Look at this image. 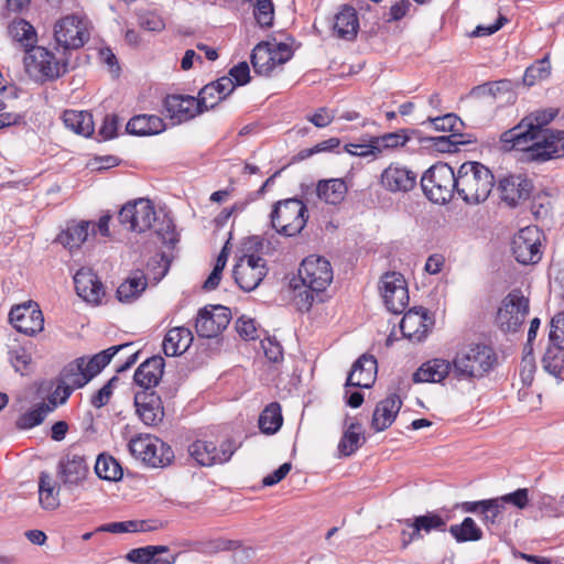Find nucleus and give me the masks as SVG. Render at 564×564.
<instances>
[{"mask_svg": "<svg viewBox=\"0 0 564 564\" xmlns=\"http://www.w3.org/2000/svg\"><path fill=\"white\" fill-rule=\"evenodd\" d=\"M558 115L557 108L532 111L517 126L505 131L500 140L510 149L524 151L532 161L544 162L564 156V131L544 129Z\"/></svg>", "mask_w": 564, "mask_h": 564, "instance_id": "f257e3e1", "label": "nucleus"}, {"mask_svg": "<svg viewBox=\"0 0 564 564\" xmlns=\"http://www.w3.org/2000/svg\"><path fill=\"white\" fill-rule=\"evenodd\" d=\"M453 376L462 381L484 378L497 362V355L486 344L470 343L456 351L453 360Z\"/></svg>", "mask_w": 564, "mask_h": 564, "instance_id": "f03ea898", "label": "nucleus"}, {"mask_svg": "<svg viewBox=\"0 0 564 564\" xmlns=\"http://www.w3.org/2000/svg\"><path fill=\"white\" fill-rule=\"evenodd\" d=\"M495 185L492 172L476 161L464 162L456 173V193L469 205L484 203Z\"/></svg>", "mask_w": 564, "mask_h": 564, "instance_id": "7ed1b4c3", "label": "nucleus"}, {"mask_svg": "<svg viewBox=\"0 0 564 564\" xmlns=\"http://www.w3.org/2000/svg\"><path fill=\"white\" fill-rule=\"evenodd\" d=\"M24 70L36 83L53 82L67 73V61L57 59L44 46L35 45L24 52Z\"/></svg>", "mask_w": 564, "mask_h": 564, "instance_id": "20e7f679", "label": "nucleus"}, {"mask_svg": "<svg viewBox=\"0 0 564 564\" xmlns=\"http://www.w3.org/2000/svg\"><path fill=\"white\" fill-rule=\"evenodd\" d=\"M271 225L276 232L285 237L299 235L308 219L306 205L297 198L280 200L273 205Z\"/></svg>", "mask_w": 564, "mask_h": 564, "instance_id": "39448f33", "label": "nucleus"}, {"mask_svg": "<svg viewBox=\"0 0 564 564\" xmlns=\"http://www.w3.org/2000/svg\"><path fill=\"white\" fill-rule=\"evenodd\" d=\"M421 187L431 202L445 204L456 193V173L447 163H436L422 175Z\"/></svg>", "mask_w": 564, "mask_h": 564, "instance_id": "423d86ee", "label": "nucleus"}, {"mask_svg": "<svg viewBox=\"0 0 564 564\" xmlns=\"http://www.w3.org/2000/svg\"><path fill=\"white\" fill-rule=\"evenodd\" d=\"M530 301L520 289H514L501 302L497 323L501 330L516 333L529 314Z\"/></svg>", "mask_w": 564, "mask_h": 564, "instance_id": "0eeeda50", "label": "nucleus"}, {"mask_svg": "<svg viewBox=\"0 0 564 564\" xmlns=\"http://www.w3.org/2000/svg\"><path fill=\"white\" fill-rule=\"evenodd\" d=\"M129 451L135 458L152 467L166 466L174 458V453L167 444L149 435L131 438Z\"/></svg>", "mask_w": 564, "mask_h": 564, "instance_id": "6e6552de", "label": "nucleus"}, {"mask_svg": "<svg viewBox=\"0 0 564 564\" xmlns=\"http://www.w3.org/2000/svg\"><path fill=\"white\" fill-rule=\"evenodd\" d=\"M121 225L128 226L134 232H145L153 227L158 215L152 202L148 198H138L124 204L118 213Z\"/></svg>", "mask_w": 564, "mask_h": 564, "instance_id": "1a4fd4ad", "label": "nucleus"}, {"mask_svg": "<svg viewBox=\"0 0 564 564\" xmlns=\"http://www.w3.org/2000/svg\"><path fill=\"white\" fill-rule=\"evenodd\" d=\"M333 276L329 261L317 256L305 258L297 272V280L302 283V286L317 293H322L327 289L333 281Z\"/></svg>", "mask_w": 564, "mask_h": 564, "instance_id": "9d476101", "label": "nucleus"}, {"mask_svg": "<svg viewBox=\"0 0 564 564\" xmlns=\"http://www.w3.org/2000/svg\"><path fill=\"white\" fill-rule=\"evenodd\" d=\"M542 232L536 226H527L513 237L511 250L514 259L521 264H535L542 258Z\"/></svg>", "mask_w": 564, "mask_h": 564, "instance_id": "9b49d317", "label": "nucleus"}, {"mask_svg": "<svg viewBox=\"0 0 564 564\" xmlns=\"http://www.w3.org/2000/svg\"><path fill=\"white\" fill-rule=\"evenodd\" d=\"M379 291L389 312L393 314L403 313L409 304V291L401 273H384L379 282Z\"/></svg>", "mask_w": 564, "mask_h": 564, "instance_id": "f8f14e48", "label": "nucleus"}, {"mask_svg": "<svg viewBox=\"0 0 564 564\" xmlns=\"http://www.w3.org/2000/svg\"><path fill=\"white\" fill-rule=\"evenodd\" d=\"M267 273L265 259L257 254H243L232 270L236 283L245 292L257 289Z\"/></svg>", "mask_w": 564, "mask_h": 564, "instance_id": "ddd939ff", "label": "nucleus"}, {"mask_svg": "<svg viewBox=\"0 0 564 564\" xmlns=\"http://www.w3.org/2000/svg\"><path fill=\"white\" fill-rule=\"evenodd\" d=\"M9 322L13 328L26 336H35L44 329V316L40 305L31 300L12 306Z\"/></svg>", "mask_w": 564, "mask_h": 564, "instance_id": "4468645a", "label": "nucleus"}, {"mask_svg": "<svg viewBox=\"0 0 564 564\" xmlns=\"http://www.w3.org/2000/svg\"><path fill=\"white\" fill-rule=\"evenodd\" d=\"M54 39L57 46L67 50H78L89 40V32L84 22L76 15H67L54 25Z\"/></svg>", "mask_w": 564, "mask_h": 564, "instance_id": "2eb2a0df", "label": "nucleus"}, {"mask_svg": "<svg viewBox=\"0 0 564 564\" xmlns=\"http://www.w3.org/2000/svg\"><path fill=\"white\" fill-rule=\"evenodd\" d=\"M88 474L86 457L74 449L66 452L57 464V477L67 489L82 486Z\"/></svg>", "mask_w": 564, "mask_h": 564, "instance_id": "dca6fc26", "label": "nucleus"}, {"mask_svg": "<svg viewBox=\"0 0 564 564\" xmlns=\"http://www.w3.org/2000/svg\"><path fill=\"white\" fill-rule=\"evenodd\" d=\"M231 313L221 305L205 306L197 313L195 330L199 337L214 338L223 333L229 325Z\"/></svg>", "mask_w": 564, "mask_h": 564, "instance_id": "f3484780", "label": "nucleus"}, {"mask_svg": "<svg viewBox=\"0 0 564 564\" xmlns=\"http://www.w3.org/2000/svg\"><path fill=\"white\" fill-rule=\"evenodd\" d=\"M237 446L234 441H224L219 448L208 441L197 440L188 446V454L202 466H213L228 462Z\"/></svg>", "mask_w": 564, "mask_h": 564, "instance_id": "a211bd4d", "label": "nucleus"}, {"mask_svg": "<svg viewBox=\"0 0 564 564\" xmlns=\"http://www.w3.org/2000/svg\"><path fill=\"white\" fill-rule=\"evenodd\" d=\"M434 325V319L424 307L410 308L402 317L400 329L403 337L412 341L423 340Z\"/></svg>", "mask_w": 564, "mask_h": 564, "instance_id": "6ab92c4d", "label": "nucleus"}, {"mask_svg": "<svg viewBox=\"0 0 564 564\" xmlns=\"http://www.w3.org/2000/svg\"><path fill=\"white\" fill-rule=\"evenodd\" d=\"M417 175L400 163H391L380 175V184L391 193H406L416 185Z\"/></svg>", "mask_w": 564, "mask_h": 564, "instance_id": "aec40b11", "label": "nucleus"}, {"mask_svg": "<svg viewBox=\"0 0 564 564\" xmlns=\"http://www.w3.org/2000/svg\"><path fill=\"white\" fill-rule=\"evenodd\" d=\"M531 181L522 175H508L498 183L500 199L510 207H516L527 200L532 192Z\"/></svg>", "mask_w": 564, "mask_h": 564, "instance_id": "412c9836", "label": "nucleus"}, {"mask_svg": "<svg viewBox=\"0 0 564 564\" xmlns=\"http://www.w3.org/2000/svg\"><path fill=\"white\" fill-rule=\"evenodd\" d=\"M164 113L173 123L186 122L202 113L193 96L170 95L163 101Z\"/></svg>", "mask_w": 564, "mask_h": 564, "instance_id": "4be33fe9", "label": "nucleus"}, {"mask_svg": "<svg viewBox=\"0 0 564 564\" xmlns=\"http://www.w3.org/2000/svg\"><path fill=\"white\" fill-rule=\"evenodd\" d=\"M134 405L141 421L153 426L162 422L164 409L160 395L155 391L141 390L134 394Z\"/></svg>", "mask_w": 564, "mask_h": 564, "instance_id": "5701e85b", "label": "nucleus"}, {"mask_svg": "<svg viewBox=\"0 0 564 564\" xmlns=\"http://www.w3.org/2000/svg\"><path fill=\"white\" fill-rule=\"evenodd\" d=\"M74 284L77 295L88 303L99 304L105 296V288L91 269H79L74 275Z\"/></svg>", "mask_w": 564, "mask_h": 564, "instance_id": "b1692460", "label": "nucleus"}, {"mask_svg": "<svg viewBox=\"0 0 564 564\" xmlns=\"http://www.w3.org/2000/svg\"><path fill=\"white\" fill-rule=\"evenodd\" d=\"M377 375V360L372 356L362 355L352 365L346 380V387L370 388Z\"/></svg>", "mask_w": 564, "mask_h": 564, "instance_id": "393cba45", "label": "nucleus"}, {"mask_svg": "<svg viewBox=\"0 0 564 564\" xmlns=\"http://www.w3.org/2000/svg\"><path fill=\"white\" fill-rule=\"evenodd\" d=\"M165 361L161 356L144 360L135 370L133 380L142 389L153 391L163 376Z\"/></svg>", "mask_w": 564, "mask_h": 564, "instance_id": "a878e982", "label": "nucleus"}, {"mask_svg": "<svg viewBox=\"0 0 564 564\" xmlns=\"http://www.w3.org/2000/svg\"><path fill=\"white\" fill-rule=\"evenodd\" d=\"M401 406V398L397 393H390L376 405L372 414L371 427L376 432L387 430L394 422Z\"/></svg>", "mask_w": 564, "mask_h": 564, "instance_id": "bb28decb", "label": "nucleus"}, {"mask_svg": "<svg viewBox=\"0 0 564 564\" xmlns=\"http://www.w3.org/2000/svg\"><path fill=\"white\" fill-rule=\"evenodd\" d=\"M453 371V362L443 358H433L422 364L413 373L415 383H440Z\"/></svg>", "mask_w": 564, "mask_h": 564, "instance_id": "cd10ccee", "label": "nucleus"}, {"mask_svg": "<svg viewBox=\"0 0 564 564\" xmlns=\"http://www.w3.org/2000/svg\"><path fill=\"white\" fill-rule=\"evenodd\" d=\"M59 380L65 384L64 395L61 397L59 403H65L75 389L82 388L90 381L84 369V358H78L67 365L62 370Z\"/></svg>", "mask_w": 564, "mask_h": 564, "instance_id": "c85d7f7f", "label": "nucleus"}, {"mask_svg": "<svg viewBox=\"0 0 564 564\" xmlns=\"http://www.w3.org/2000/svg\"><path fill=\"white\" fill-rule=\"evenodd\" d=\"M193 339L194 336L189 328L184 326L173 327L163 339V351L167 357L180 356L191 347Z\"/></svg>", "mask_w": 564, "mask_h": 564, "instance_id": "c756f323", "label": "nucleus"}, {"mask_svg": "<svg viewBox=\"0 0 564 564\" xmlns=\"http://www.w3.org/2000/svg\"><path fill=\"white\" fill-rule=\"evenodd\" d=\"M333 29L337 37L347 41L354 40L359 30V20L355 8L344 6L335 15Z\"/></svg>", "mask_w": 564, "mask_h": 564, "instance_id": "7c9ffc66", "label": "nucleus"}, {"mask_svg": "<svg viewBox=\"0 0 564 564\" xmlns=\"http://www.w3.org/2000/svg\"><path fill=\"white\" fill-rule=\"evenodd\" d=\"M402 522L406 528L412 529V535L421 536V539H423L422 532L429 534L432 531H446V520L435 512H427Z\"/></svg>", "mask_w": 564, "mask_h": 564, "instance_id": "2f4dec72", "label": "nucleus"}, {"mask_svg": "<svg viewBox=\"0 0 564 564\" xmlns=\"http://www.w3.org/2000/svg\"><path fill=\"white\" fill-rule=\"evenodd\" d=\"M126 129L133 135H152L164 131L165 123L156 115H137L128 121Z\"/></svg>", "mask_w": 564, "mask_h": 564, "instance_id": "473e14b6", "label": "nucleus"}, {"mask_svg": "<svg viewBox=\"0 0 564 564\" xmlns=\"http://www.w3.org/2000/svg\"><path fill=\"white\" fill-rule=\"evenodd\" d=\"M59 489L51 474L42 471L39 476V501L43 509L55 510L59 507Z\"/></svg>", "mask_w": 564, "mask_h": 564, "instance_id": "72a5a7b5", "label": "nucleus"}, {"mask_svg": "<svg viewBox=\"0 0 564 564\" xmlns=\"http://www.w3.org/2000/svg\"><path fill=\"white\" fill-rule=\"evenodd\" d=\"M148 279L142 271L132 272L117 289V297L122 303H131L147 289Z\"/></svg>", "mask_w": 564, "mask_h": 564, "instance_id": "f704fd0d", "label": "nucleus"}, {"mask_svg": "<svg viewBox=\"0 0 564 564\" xmlns=\"http://www.w3.org/2000/svg\"><path fill=\"white\" fill-rule=\"evenodd\" d=\"M8 33L24 52L36 45L37 34L34 26L24 19L13 20L8 26Z\"/></svg>", "mask_w": 564, "mask_h": 564, "instance_id": "c9c22d12", "label": "nucleus"}, {"mask_svg": "<svg viewBox=\"0 0 564 564\" xmlns=\"http://www.w3.org/2000/svg\"><path fill=\"white\" fill-rule=\"evenodd\" d=\"M316 193L326 204L336 205L344 200L347 185L341 178L322 180L317 184Z\"/></svg>", "mask_w": 564, "mask_h": 564, "instance_id": "e433bc0d", "label": "nucleus"}, {"mask_svg": "<svg viewBox=\"0 0 564 564\" xmlns=\"http://www.w3.org/2000/svg\"><path fill=\"white\" fill-rule=\"evenodd\" d=\"M90 221L82 220L69 225L57 236V241L69 250L79 248L89 236Z\"/></svg>", "mask_w": 564, "mask_h": 564, "instance_id": "4c0bfd02", "label": "nucleus"}, {"mask_svg": "<svg viewBox=\"0 0 564 564\" xmlns=\"http://www.w3.org/2000/svg\"><path fill=\"white\" fill-rule=\"evenodd\" d=\"M57 406V402L51 400V405L45 402H40L31 410L21 414L15 421V426L18 430H30L34 426L40 425L46 415L54 411Z\"/></svg>", "mask_w": 564, "mask_h": 564, "instance_id": "58836bf2", "label": "nucleus"}, {"mask_svg": "<svg viewBox=\"0 0 564 564\" xmlns=\"http://www.w3.org/2000/svg\"><path fill=\"white\" fill-rule=\"evenodd\" d=\"M155 521L129 520L122 522H110L102 524L95 532L126 533V532H149L160 529Z\"/></svg>", "mask_w": 564, "mask_h": 564, "instance_id": "ea45409f", "label": "nucleus"}, {"mask_svg": "<svg viewBox=\"0 0 564 564\" xmlns=\"http://www.w3.org/2000/svg\"><path fill=\"white\" fill-rule=\"evenodd\" d=\"M63 121L66 128L77 134L89 137L94 132L93 116L87 111L65 110Z\"/></svg>", "mask_w": 564, "mask_h": 564, "instance_id": "a19ab883", "label": "nucleus"}, {"mask_svg": "<svg viewBox=\"0 0 564 564\" xmlns=\"http://www.w3.org/2000/svg\"><path fill=\"white\" fill-rule=\"evenodd\" d=\"M270 53V42L258 43L251 53V64L254 72L261 76H270L276 67Z\"/></svg>", "mask_w": 564, "mask_h": 564, "instance_id": "79ce46f5", "label": "nucleus"}, {"mask_svg": "<svg viewBox=\"0 0 564 564\" xmlns=\"http://www.w3.org/2000/svg\"><path fill=\"white\" fill-rule=\"evenodd\" d=\"M131 343L112 346L108 349H105L95 356H93L88 361L84 359V369L87 373V376L90 378V380L98 375L115 357V355L126 348L131 347Z\"/></svg>", "mask_w": 564, "mask_h": 564, "instance_id": "37998d69", "label": "nucleus"}, {"mask_svg": "<svg viewBox=\"0 0 564 564\" xmlns=\"http://www.w3.org/2000/svg\"><path fill=\"white\" fill-rule=\"evenodd\" d=\"M364 442L362 425L358 422H354L344 431L338 443V451L340 455L348 457L352 455Z\"/></svg>", "mask_w": 564, "mask_h": 564, "instance_id": "c03bdc74", "label": "nucleus"}, {"mask_svg": "<svg viewBox=\"0 0 564 564\" xmlns=\"http://www.w3.org/2000/svg\"><path fill=\"white\" fill-rule=\"evenodd\" d=\"M448 532L458 543L477 542L484 536L482 530L470 517L465 518L459 524H452Z\"/></svg>", "mask_w": 564, "mask_h": 564, "instance_id": "a18cd8bd", "label": "nucleus"}, {"mask_svg": "<svg viewBox=\"0 0 564 564\" xmlns=\"http://www.w3.org/2000/svg\"><path fill=\"white\" fill-rule=\"evenodd\" d=\"M283 423L281 406L278 402L268 404L259 416V429L262 433L271 435L276 433Z\"/></svg>", "mask_w": 564, "mask_h": 564, "instance_id": "49530a36", "label": "nucleus"}, {"mask_svg": "<svg viewBox=\"0 0 564 564\" xmlns=\"http://www.w3.org/2000/svg\"><path fill=\"white\" fill-rule=\"evenodd\" d=\"M96 475L105 480L117 481L122 477L120 464L110 455L100 454L95 464Z\"/></svg>", "mask_w": 564, "mask_h": 564, "instance_id": "de8ad7c7", "label": "nucleus"}, {"mask_svg": "<svg viewBox=\"0 0 564 564\" xmlns=\"http://www.w3.org/2000/svg\"><path fill=\"white\" fill-rule=\"evenodd\" d=\"M409 140L410 135L406 129L372 137V143L379 148V155H381L384 151L404 147Z\"/></svg>", "mask_w": 564, "mask_h": 564, "instance_id": "09e8293b", "label": "nucleus"}, {"mask_svg": "<svg viewBox=\"0 0 564 564\" xmlns=\"http://www.w3.org/2000/svg\"><path fill=\"white\" fill-rule=\"evenodd\" d=\"M543 368L555 378H560L564 370V348L550 343L542 359Z\"/></svg>", "mask_w": 564, "mask_h": 564, "instance_id": "8fccbe9b", "label": "nucleus"}, {"mask_svg": "<svg viewBox=\"0 0 564 564\" xmlns=\"http://www.w3.org/2000/svg\"><path fill=\"white\" fill-rule=\"evenodd\" d=\"M503 510L505 507L498 497L485 499L480 519L487 530H491L500 524Z\"/></svg>", "mask_w": 564, "mask_h": 564, "instance_id": "3c124183", "label": "nucleus"}, {"mask_svg": "<svg viewBox=\"0 0 564 564\" xmlns=\"http://www.w3.org/2000/svg\"><path fill=\"white\" fill-rule=\"evenodd\" d=\"M434 147L440 152H457L459 145L469 144L471 140L468 134L452 133L449 135H442L432 139Z\"/></svg>", "mask_w": 564, "mask_h": 564, "instance_id": "603ef678", "label": "nucleus"}, {"mask_svg": "<svg viewBox=\"0 0 564 564\" xmlns=\"http://www.w3.org/2000/svg\"><path fill=\"white\" fill-rule=\"evenodd\" d=\"M253 17L261 28H270L274 20V8L271 0H259L252 3Z\"/></svg>", "mask_w": 564, "mask_h": 564, "instance_id": "864d4df0", "label": "nucleus"}, {"mask_svg": "<svg viewBox=\"0 0 564 564\" xmlns=\"http://www.w3.org/2000/svg\"><path fill=\"white\" fill-rule=\"evenodd\" d=\"M297 281V279H293L291 282V286L294 291H297L294 296V303L299 311L308 312L314 303L315 295H318L319 293L307 288H300Z\"/></svg>", "mask_w": 564, "mask_h": 564, "instance_id": "5fc2aeb1", "label": "nucleus"}, {"mask_svg": "<svg viewBox=\"0 0 564 564\" xmlns=\"http://www.w3.org/2000/svg\"><path fill=\"white\" fill-rule=\"evenodd\" d=\"M155 226L156 235L162 239L165 245H174L177 241V235L175 232V225L172 218L164 214L162 219L158 217Z\"/></svg>", "mask_w": 564, "mask_h": 564, "instance_id": "6e6d98bb", "label": "nucleus"}, {"mask_svg": "<svg viewBox=\"0 0 564 564\" xmlns=\"http://www.w3.org/2000/svg\"><path fill=\"white\" fill-rule=\"evenodd\" d=\"M178 554H170V547L166 545H150L148 563L149 564H174Z\"/></svg>", "mask_w": 564, "mask_h": 564, "instance_id": "4d7b16f0", "label": "nucleus"}, {"mask_svg": "<svg viewBox=\"0 0 564 564\" xmlns=\"http://www.w3.org/2000/svg\"><path fill=\"white\" fill-rule=\"evenodd\" d=\"M506 508V505H512L519 510H523L529 506V489L519 488L513 492H509L498 497Z\"/></svg>", "mask_w": 564, "mask_h": 564, "instance_id": "13d9d810", "label": "nucleus"}, {"mask_svg": "<svg viewBox=\"0 0 564 564\" xmlns=\"http://www.w3.org/2000/svg\"><path fill=\"white\" fill-rule=\"evenodd\" d=\"M196 100L199 104V108L202 109L203 113L204 111L213 109L223 99L217 98V91L215 89V86L214 84L209 83L199 90Z\"/></svg>", "mask_w": 564, "mask_h": 564, "instance_id": "bf43d9fd", "label": "nucleus"}, {"mask_svg": "<svg viewBox=\"0 0 564 564\" xmlns=\"http://www.w3.org/2000/svg\"><path fill=\"white\" fill-rule=\"evenodd\" d=\"M549 340L551 344L564 348V313H558L551 319Z\"/></svg>", "mask_w": 564, "mask_h": 564, "instance_id": "052dcab7", "label": "nucleus"}, {"mask_svg": "<svg viewBox=\"0 0 564 564\" xmlns=\"http://www.w3.org/2000/svg\"><path fill=\"white\" fill-rule=\"evenodd\" d=\"M429 121L434 126V128L438 131H451L456 133L458 130L457 126H462L463 122L454 113H446L444 116L429 118Z\"/></svg>", "mask_w": 564, "mask_h": 564, "instance_id": "680f3d73", "label": "nucleus"}, {"mask_svg": "<svg viewBox=\"0 0 564 564\" xmlns=\"http://www.w3.org/2000/svg\"><path fill=\"white\" fill-rule=\"evenodd\" d=\"M345 151L349 154L357 156L379 155V148L372 143V137L364 143H348L345 145Z\"/></svg>", "mask_w": 564, "mask_h": 564, "instance_id": "e2e57ef3", "label": "nucleus"}, {"mask_svg": "<svg viewBox=\"0 0 564 564\" xmlns=\"http://www.w3.org/2000/svg\"><path fill=\"white\" fill-rule=\"evenodd\" d=\"M549 63L545 59L536 62L534 65L527 68L524 74V82L532 85L535 79H544L549 76Z\"/></svg>", "mask_w": 564, "mask_h": 564, "instance_id": "0e129e2a", "label": "nucleus"}, {"mask_svg": "<svg viewBox=\"0 0 564 564\" xmlns=\"http://www.w3.org/2000/svg\"><path fill=\"white\" fill-rule=\"evenodd\" d=\"M117 377H112L101 389H99L90 399V403L94 408L100 409L105 406L113 391V383L117 381Z\"/></svg>", "mask_w": 564, "mask_h": 564, "instance_id": "69168bd1", "label": "nucleus"}, {"mask_svg": "<svg viewBox=\"0 0 564 564\" xmlns=\"http://www.w3.org/2000/svg\"><path fill=\"white\" fill-rule=\"evenodd\" d=\"M139 24L147 31L159 32L164 29L163 19L155 12H144L139 14Z\"/></svg>", "mask_w": 564, "mask_h": 564, "instance_id": "338daca9", "label": "nucleus"}, {"mask_svg": "<svg viewBox=\"0 0 564 564\" xmlns=\"http://www.w3.org/2000/svg\"><path fill=\"white\" fill-rule=\"evenodd\" d=\"M236 329L240 337L246 340H253L258 337L256 322L252 318L241 316L236 322Z\"/></svg>", "mask_w": 564, "mask_h": 564, "instance_id": "774afa93", "label": "nucleus"}]
</instances>
